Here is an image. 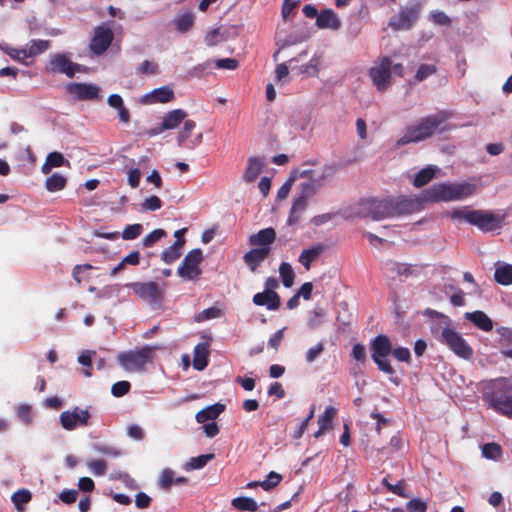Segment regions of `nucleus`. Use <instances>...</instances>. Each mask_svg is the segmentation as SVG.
<instances>
[{
  "label": "nucleus",
  "instance_id": "nucleus-32",
  "mask_svg": "<svg viewBox=\"0 0 512 512\" xmlns=\"http://www.w3.org/2000/svg\"><path fill=\"white\" fill-rule=\"evenodd\" d=\"M184 244L185 240H176L162 252L161 259L167 264L175 262L181 256Z\"/></svg>",
  "mask_w": 512,
  "mask_h": 512
},
{
  "label": "nucleus",
  "instance_id": "nucleus-40",
  "mask_svg": "<svg viewBox=\"0 0 512 512\" xmlns=\"http://www.w3.org/2000/svg\"><path fill=\"white\" fill-rule=\"evenodd\" d=\"M66 178L58 173L51 175L45 181V187L50 192H56L64 189Z\"/></svg>",
  "mask_w": 512,
  "mask_h": 512
},
{
  "label": "nucleus",
  "instance_id": "nucleus-7",
  "mask_svg": "<svg viewBox=\"0 0 512 512\" xmlns=\"http://www.w3.org/2000/svg\"><path fill=\"white\" fill-rule=\"evenodd\" d=\"M392 201L389 199H365L360 203L359 213L363 217L381 220L393 217Z\"/></svg>",
  "mask_w": 512,
  "mask_h": 512
},
{
  "label": "nucleus",
  "instance_id": "nucleus-59",
  "mask_svg": "<svg viewBox=\"0 0 512 512\" xmlns=\"http://www.w3.org/2000/svg\"><path fill=\"white\" fill-rule=\"evenodd\" d=\"M222 40L223 36L221 34L220 29H213L212 31L208 32L205 36V43L208 46H215Z\"/></svg>",
  "mask_w": 512,
  "mask_h": 512
},
{
  "label": "nucleus",
  "instance_id": "nucleus-53",
  "mask_svg": "<svg viewBox=\"0 0 512 512\" xmlns=\"http://www.w3.org/2000/svg\"><path fill=\"white\" fill-rule=\"evenodd\" d=\"M221 316V310L216 307H211L208 309L203 310L201 313H199L196 317V321H203L208 319H214L219 318Z\"/></svg>",
  "mask_w": 512,
  "mask_h": 512
},
{
  "label": "nucleus",
  "instance_id": "nucleus-43",
  "mask_svg": "<svg viewBox=\"0 0 512 512\" xmlns=\"http://www.w3.org/2000/svg\"><path fill=\"white\" fill-rule=\"evenodd\" d=\"M194 23V16L192 14H182L175 19L176 29L179 32H187Z\"/></svg>",
  "mask_w": 512,
  "mask_h": 512
},
{
  "label": "nucleus",
  "instance_id": "nucleus-31",
  "mask_svg": "<svg viewBox=\"0 0 512 512\" xmlns=\"http://www.w3.org/2000/svg\"><path fill=\"white\" fill-rule=\"evenodd\" d=\"M208 344L200 343L194 348L193 367L202 371L208 364Z\"/></svg>",
  "mask_w": 512,
  "mask_h": 512
},
{
  "label": "nucleus",
  "instance_id": "nucleus-18",
  "mask_svg": "<svg viewBox=\"0 0 512 512\" xmlns=\"http://www.w3.org/2000/svg\"><path fill=\"white\" fill-rule=\"evenodd\" d=\"M316 186L310 182H304L301 184V193L298 197L295 198L292 208L291 214L296 215L305 210L307 206L308 199L311 198L316 192Z\"/></svg>",
  "mask_w": 512,
  "mask_h": 512
},
{
  "label": "nucleus",
  "instance_id": "nucleus-15",
  "mask_svg": "<svg viewBox=\"0 0 512 512\" xmlns=\"http://www.w3.org/2000/svg\"><path fill=\"white\" fill-rule=\"evenodd\" d=\"M175 98L174 90L171 86L165 85L142 95L140 103L144 105L166 104Z\"/></svg>",
  "mask_w": 512,
  "mask_h": 512
},
{
  "label": "nucleus",
  "instance_id": "nucleus-45",
  "mask_svg": "<svg viewBox=\"0 0 512 512\" xmlns=\"http://www.w3.org/2000/svg\"><path fill=\"white\" fill-rule=\"evenodd\" d=\"M436 73V67L432 64H422L417 69L414 79L416 82H422Z\"/></svg>",
  "mask_w": 512,
  "mask_h": 512
},
{
  "label": "nucleus",
  "instance_id": "nucleus-1",
  "mask_svg": "<svg viewBox=\"0 0 512 512\" xmlns=\"http://www.w3.org/2000/svg\"><path fill=\"white\" fill-rule=\"evenodd\" d=\"M476 191L477 186L469 182H443L426 189L423 200L427 202L463 201L473 196Z\"/></svg>",
  "mask_w": 512,
  "mask_h": 512
},
{
  "label": "nucleus",
  "instance_id": "nucleus-26",
  "mask_svg": "<svg viewBox=\"0 0 512 512\" xmlns=\"http://www.w3.org/2000/svg\"><path fill=\"white\" fill-rule=\"evenodd\" d=\"M337 414L336 408L329 406L325 409L323 415L318 418L319 429L314 433L315 438H320L332 427V422Z\"/></svg>",
  "mask_w": 512,
  "mask_h": 512
},
{
  "label": "nucleus",
  "instance_id": "nucleus-33",
  "mask_svg": "<svg viewBox=\"0 0 512 512\" xmlns=\"http://www.w3.org/2000/svg\"><path fill=\"white\" fill-rule=\"evenodd\" d=\"M107 103L110 107L117 110L118 116L122 122L128 123L130 121L129 111L125 108L123 99L120 95L111 94L107 99Z\"/></svg>",
  "mask_w": 512,
  "mask_h": 512
},
{
  "label": "nucleus",
  "instance_id": "nucleus-62",
  "mask_svg": "<svg viewBox=\"0 0 512 512\" xmlns=\"http://www.w3.org/2000/svg\"><path fill=\"white\" fill-rule=\"evenodd\" d=\"M383 484L387 487L389 491L392 493L402 496V497H408V495L405 492V488L403 486L402 482H397L396 484L389 483L385 478L383 479Z\"/></svg>",
  "mask_w": 512,
  "mask_h": 512
},
{
  "label": "nucleus",
  "instance_id": "nucleus-23",
  "mask_svg": "<svg viewBox=\"0 0 512 512\" xmlns=\"http://www.w3.org/2000/svg\"><path fill=\"white\" fill-rule=\"evenodd\" d=\"M265 166L263 157L253 156L247 161V166L243 174V180L247 183L253 182L260 175Z\"/></svg>",
  "mask_w": 512,
  "mask_h": 512
},
{
  "label": "nucleus",
  "instance_id": "nucleus-37",
  "mask_svg": "<svg viewBox=\"0 0 512 512\" xmlns=\"http://www.w3.org/2000/svg\"><path fill=\"white\" fill-rule=\"evenodd\" d=\"M232 505L240 511L255 512L258 510L256 501L249 497H237L233 499Z\"/></svg>",
  "mask_w": 512,
  "mask_h": 512
},
{
  "label": "nucleus",
  "instance_id": "nucleus-8",
  "mask_svg": "<svg viewBox=\"0 0 512 512\" xmlns=\"http://www.w3.org/2000/svg\"><path fill=\"white\" fill-rule=\"evenodd\" d=\"M372 359L378 368L387 374H393L394 370L385 358L392 352V345L385 335H378L371 344Z\"/></svg>",
  "mask_w": 512,
  "mask_h": 512
},
{
  "label": "nucleus",
  "instance_id": "nucleus-10",
  "mask_svg": "<svg viewBox=\"0 0 512 512\" xmlns=\"http://www.w3.org/2000/svg\"><path fill=\"white\" fill-rule=\"evenodd\" d=\"M391 60L388 57L375 62L369 70L370 78L378 91H385L390 85Z\"/></svg>",
  "mask_w": 512,
  "mask_h": 512
},
{
  "label": "nucleus",
  "instance_id": "nucleus-63",
  "mask_svg": "<svg viewBox=\"0 0 512 512\" xmlns=\"http://www.w3.org/2000/svg\"><path fill=\"white\" fill-rule=\"evenodd\" d=\"M5 52L14 60L23 62L28 58L27 49L6 48Z\"/></svg>",
  "mask_w": 512,
  "mask_h": 512
},
{
  "label": "nucleus",
  "instance_id": "nucleus-11",
  "mask_svg": "<svg viewBox=\"0 0 512 512\" xmlns=\"http://www.w3.org/2000/svg\"><path fill=\"white\" fill-rule=\"evenodd\" d=\"M65 89L68 94L80 101L95 100L100 97V87L93 83H69Z\"/></svg>",
  "mask_w": 512,
  "mask_h": 512
},
{
  "label": "nucleus",
  "instance_id": "nucleus-61",
  "mask_svg": "<svg viewBox=\"0 0 512 512\" xmlns=\"http://www.w3.org/2000/svg\"><path fill=\"white\" fill-rule=\"evenodd\" d=\"M238 61L234 58L218 59L215 65L218 69L235 70L238 67Z\"/></svg>",
  "mask_w": 512,
  "mask_h": 512
},
{
  "label": "nucleus",
  "instance_id": "nucleus-16",
  "mask_svg": "<svg viewBox=\"0 0 512 512\" xmlns=\"http://www.w3.org/2000/svg\"><path fill=\"white\" fill-rule=\"evenodd\" d=\"M276 240V231L269 227L249 236V244L257 248H266L272 251V244Z\"/></svg>",
  "mask_w": 512,
  "mask_h": 512
},
{
  "label": "nucleus",
  "instance_id": "nucleus-41",
  "mask_svg": "<svg viewBox=\"0 0 512 512\" xmlns=\"http://www.w3.org/2000/svg\"><path fill=\"white\" fill-rule=\"evenodd\" d=\"M279 274L285 287L289 288L293 285L295 274L289 263L283 262L280 264Z\"/></svg>",
  "mask_w": 512,
  "mask_h": 512
},
{
  "label": "nucleus",
  "instance_id": "nucleus-46",
  "mask_svg": "<svg viewBox=\"0 0 512 512\" xmlns=\"http://www.w3.org/2000/svg\"><path fill=\"white\" fill-rule=\"evenodd\" d=\"M482 454L487 459L497 460L502 454V449L499 444L488 443L482 447Z\"/></svg>",
  "mask_w": 512,
  "mask_h": 512
},
{
  "label": "nucleus",
  "instance_id": "nucleus-50",
  "mask_svg": "<svg viewBox=\"0 0 512 512\" xmlns=\"http://www.w3.org/2000/svg\"><path fill=\"white\" fill-rule=\"evenodd\" d=\"M324 351V344L322 342L316 343L314 346L310 347L306 352V361L307 363L314 362Z\"/></svg>",
  "mask_w": 512,
  "mask_h": 512
},
{
  "label": "nucleus",
  "instance_id": "nucleus-35",
  "mask_svg": "<svg viewBox=\"0 0 512 512\" xmlns=\"http://www.w3.org/2000/svg\"><path fill=\"white\" fill-rule=\"evenodd\" d=\"M437 170H438L437 167L428 166V167L422 169L421 171H419L414 178V181H413L414 186L420 188V187L426 185L428 182H430L434 178Z\"/></svg>",
  "mask_w": 512,
  "mask_h": 512
},
{
  "label": "nucleus",
  "instance_id": "nucleus-39",
  "mask_svg": "<svg viewBox=\"0 0 512 512\" xmlns=\"http://www.w3.org/2000/svg\"><path fill=\"white\" fill-rule=\"evenodd\" d=\"M213 458L214 454H205L193 457L184 465V469L186 471L201 469L208 463V461L212 460Z\"/></svg>",
  "mask_w": 512,
  "mask_h": 512
},
{
  "label": "nucleus",
  "instance_id": "nucleus-54",
  "mask_svg": "<svg viewBox=\"0 0 512 512\" xmlns=\"http://www.w3.org/2000/svg\"><path fill=\"white\" fill-rule=\"evenodd\" d=\"M127 178L128 183L131 186V188L135 189L139 186L140 178H141V172L136 167H130L127 169Z\"/></svg>",
  "mask_w": 512,
  "mask_h": 512
},
{
  "label": "nucleus",
  "instance_id": "nucleus-47",
  "mask_svg": "<svg viewBox=\"0 0 512 512\" xmlns=\"http://www.w3.org/2000/svg\"><path fill=\"white\" fill-rule=\"evenodd\" d=\"M166 232L163 229H155L143 238V245L145 247H152L156 242L166 237Z\"/></svg>",
  "mask_w": 512,
  "mask_h": 512
},
{
  "label": "nucleus",
  "instance_id": "nucleus-52",
  "mask_svg": "<svg viewBox=\"0 0 512 512\" xmlns=\"http://www.w3.org/2000/svg\"><path fill=\"white\" fill-rule=\"evenodd\" d=\"M143 211H156L161 208V200L157 196L146 198L141 204Z\"/></svg>",
  "mask_w": 512,
  "mask_h": 512
},
{
  "label": "nucleus",
  "instance_id": "nucleus-19",
  "mask_svg": "<svg viewBox=\"0 0 512 512\" xmlns=\"http://www.w3.org/2000/svg\"><path fill=\"white\" fill-rule=\"evenodd\" d=\"M328 171V168L322 170L297 169L292 172L290 178L293 179L294 182L299 178H309L308 182L315 185L317 189L328 176Z\"/></svg>",
  "mask_w": 512,
  "mask_h": 512
},
{
  "label": "nucleus",
  "instance_id": "nucleus-58",
  "mask_svg": "<svg viewBox=\"0 0 512 512\" xmlns=\"http://www.w3.org/2000/svg\"><path fill=\"white\" fill-rule=\"evenodd\" d=\"M138 72L141 74L154 75L158 73V65L155 62L144 60L138 67Z\"/></svg>",
  "mask_w": 512,
  "mask_h": 512
},
{
  "label": "nucleus",
  "instance_id": "nucleus-6",
  "mask_svg": "<svg viewBox=\"0 0 512 512\" xmlns=\"http://www.w3.org/2000/svg\"><path fill=\"white\" fill-rule=\"evenodd\" d=\"M505 219L506 213L502 210H475L472 225L482 232H493L504 226Z\"/></svg>",
  "mask_w": 512,
  "mask_h": 512
},
{
  "label": "nucleus",
  "instance_id": "nucleus-28",
  "mask_svg": "<svg viewBox=\"0 0 512 512\" xmlns=\"http://www.w3.org/2000/svg\"><path fill=\"white\" fill-rule=\"evenodd\" d=\"M324 251V246L317 244L308 249H304L299 255L298 261L309 270L311 263L315 261Z\"/></svg>",
  "mask_w": 512,
  "mask_h": 512
},
{
  "label": "nucleus",
  "instance_id": "nucleus-44",
  "mask_svg": "<svg viewBox=\"0 0 512 512\" xmlns=\"http://www.w3.org/2000/svg\"><path fill=\"white\" fill-rule=\"evenodd\" d=\"M474 213H475V210H470L467 208L455 209L449 213V217L452 220H460V219L465 220L466 222H468L469 224L472 225Z\"/></svg>",
  "mask_w": 512,
  "mask_h": 512
},
{
  "label": "nucleus",
  "instance_id": "nucleus-57",
  "mask_svg": "<svg viewBox=\"0 0 512 512\" xmlns=\"http://www.w3.org/2000/svg\"><path fill=\"white\" fill-rule=\"evenodd\" d=\"M406 508H407L408 512H426L427 504L425 501H423L419 498H415V499L410 500L406 504Z\"/></svg>",
  "mask_w": 512,
  "mask_h": 512
},
{
  "label": "nucleus",
  "instance_id": "nucleus-22",
  "mask_svg": "<svg viewBox=\"0 0 512 512\" xmlns=\"http://www.w3.org/2000/svg\"><path fill=\"white\" fill-rule=\"evenodd\" d=\"M316 24L321 29L339 30L342 21L339 16L331 9L322 11L316 19Z\"/></svg>",
  "mask_w": 512,
  "mask_h": 512
},
{
  "label": "nucleus",
  "instance_id": "nucleus-25",
  "mask_svg": "<svg viewBox=\"0 0 512 512\" xmlns=\"http://www.w3.org/2000/svg\"><path fill=\"white\" fill-rule=\"evenodd\" d=\"M187 117L186 111L183 109H174L163 116L162 129H176Z\"/></svg>",
  "mask_w": 512,
  "mask_h": 512
},
{
  "label": "nucleus",
  "instance_id": "nucleus-14",
  "mask_svg": "<svg viewBox=\"0 0 512 512\" xmlns=\"http://www.w3.org/2000/svg\"><path fill=\"white\" fill-rule=\"evenodd\" d=\"M90 415L87 410L79 409L67 410L61 413L60 422L65 430H74L79 426H86Z\"/></svg>",
  "mask_w": 512,
  "mask_h": 512
},
{
  "label": "nucleus",
  "instance_id": "nucleus-49",
  "mask_svg": "<svg viewBox=\"0 0 512 512\" xmlns=\"http://www.w3.org/2000/svg\"><path fill=\"white\" fill-rule=\"evenodd\" d=\"M195 127L196 123L193 120H185L182 131L178 134L177 137L179 145H182L187 140Z\"/></svg>",
  "mask_w": 512,
  "mask_h": 512
},
{
  "label": "nucleus",
  "instance_id": "nucleus-9",
  "mask_svg": "<svg viewBox=\"0 0 512 512\" xmlns=\"http://www.w3.org/2000/svg\"><path fill=\"white\" fill-rule=\"evenodd\" d=\"M203 260L202 250L197 248L191 250L179 266L178 275L185 280L197 279L201 274L200 263Z\"/></svg>",
  "mask_w": 512,
  "mask_h": 512
},
{
  "label": "nucleus",
  "instance_id": "nucleus-20",
  "mask_svg": "<svg viewBox=\"0 0 512 512\" xmlns=\"http://www.w3.org/2000/svg\"><path fill=\"white\" fill-rule=\"evenodd\" d=\"M133 292L145 300H156L159 296V289L154 282H136L128 285Z\"/></svg>",
  "mask_w": 512,
  "mask_h": 512
},
{
  "label": "nucleus",
  "instance_id": "nucleus-48",
  "mask_svg": "<svg viewBox=\"0 0 512 512\" xmlns=\"http://www.w3.org/2000/svg\"><path fill=\"white\" fill-rule=\"evenodd\" d=\"M172 484H174V472L168 468L164 469L159 478V486L168 491Z\"/></svg>",
  "mask_w": 512,
  "mask_h": 512
},
{
  "label": "nucleus",
  "instance_id": "nucleus-5",
  "mask_svg": "<svg viewBox=\"0 0 512 512\" xmlns=\"http://www.w3.org/2000/svg\"><path fill=\"white\" fill-rule=\"evenodd\" d=\"M121 367L127 372H141L153 359V349L149 346L138 350L122 352L117 357Z\"/></svg>",
  "mask_w": 512,
  "mask_h": 512
},
{
  "label": "nucleus",
  "instance_id": "nucleus-27",
  "mask_svg": "<svg viewBox=\"0 0 512 512\" xmlns=\"http://www.w3.org/2000/svg\"><path fill=\"white\" fill-rule=\"evenodd\" d=\"M465 318L483 331H491L493 322L483 311L466 312Z\"/></svg>",
  "mask_w": 512,
  "mask_h": 512
},
{
  "label": "nucleus",
  "instance_id": "nucleus-42",
  "mask_svg": "<svg viewBox=\"0 0 512 512\" xmlns=\"http://www.w3.org/2000/svg\"><path fill=\"white\" fill-rule=\"evenodd\" d=\"M49 48V41L47 40H32L28 45L27 53L29 57L36 56L43 53Z\"/></svg>",
  "mask_w": 512,
  "mask_h": 512
},
{
  "label": "nucleus",
  "instance_id": "nucleus-3",
  "mask_svg": "<svg viewBox=\"0 0 512 512\" xmlns=\"http://www.w3.org/2000/svg\"><path fill=\"white\" fill-rule=\"evenodd\" d=\"M484 400L496 412L512 418V382L498 379L484 393Z\"/></svg>",
  "mask_w": 512,
  "mask_h": 512
},
{
  "label": "nucleus",
  "instance_id": "nucleus-36",
  "mask_svg": "<svg viewBox=\"0 0 512 512\" xmlns=\"http://www.w3.org/2000/svg\"><path fill=\"white\" fill-rule=\"evenodd\" d=\"M499 335V347L500 353L504 356L505 349L512 348V329L507 327H501L497 329Z\"/></svg>",
  "mask_w": 512,
  "mask_h": 512
},
{
  "label": "nucleus",
  "instance_id": "nucleus-30",
  "mask_svg": "<svg viewBox=\"0 0 512 512\" xmlns=\"http://www.w3.org/2000/svg\"><path fill=\"white\" fill-rule=\"evenodd\" d=\"M224 409L225 406L220 403L207 406L196 414V420L198 423H205L208 420H214L224 411Z\"/></svg>",
  "mask_w": 512,
  "mask_h": 512
},
{
  "label": "nucleus",
  "instance_id": "nucleus-56",
  "mask_svg": "<svg viewBox=\"0 0 512 512\" xmlns=\"http://www.w3.org/2000/svg\"><path fill=\"white\" fill-rule=\"evenodd\" d=\"M88 467L92 473L97 476L104 475L107 469L106 462L101 459L88 462Z\"/></svg>",
  "mask_w": 512,
  "mask_h": 512
},
{
  "label": "nucleus",
  "instance_id": "nucleus-12",
  "mask_svg": "<svg viewBox=\"0 0 512 512\" xmlns=\"http://www.w3.org/2000/svg\"><path fill=\"white\" fill-rule=\"evenodd\" d=\"M111 28L102 24L94 29V35L90 41V49L97 55L104 53L113 40Z\"/></svg>",
  "mask_w": 512,
  "mask_h": 512
},
{
  "label": "nucleus",
  "instance_id": "nucleus-64",
  "mask_svg": "<svg viewBox=\"0 0 512 512\" xmlns=\"http://www.w3.org/2000/svg\"><path fill=\"white\" fill-rule=\"evenodd\" d=\"M93 267L90 264H83V265H77L75 266L73 270V277L78 282L81 283L82 280H84L83 275L91 270Z\"/></svg>",
  "mask_w": 512,
  "mask_h": 512
},
{
  "label": "nucleus",
  "instance_id": "nucleus-13",
  "mask_svg": "<svg viewBox=\"0 0 512 512\" xmlns=\"http://www.w3.org/2000/svg\"><path fill=\"white\" fill-rule=\"evenodd\" d=\"M47 70L51 73H63L73 77L76 72L81 71V66L73 63L65 54H56L51 57Z\"/></svg>",
  "mask_w": 512,
  "mask_h": 512
},
{
  "label": "nucleus",
  "instance_id": "nucleus-55",
  "mask_svg": "<svg viewBox=\"0 0 512 512\" xmlns=\"http://www.w3.org/2000/svg\"><path fill=\"white\" fill-rule=\"evenodd\" d=\"M411 19L409 18L408 12H401L397 21H391L390 25L396 27L397 29H408L411 26Z\"/></svg>",
  "mask_w": 512,
  "mask_h": 512
},
{
  "label": "nucleus",
  "instance_id": "nucleus-34",
  "mask_svg": "<svg viewBox=\"0 0 512 512\" xmlns=\"http://www.w3.org/2000/svg\"><path fill=\"white\" fill-rule=\"evenodd\" d=\"M68 162L65 160L63 155L59 152H51L47 155L45 163L41 167L43 174H48L54 167H61Z\"/></svg>",
  "mask_w": 512,
  "mask_h": 512
},
{
  "label": "nucleus",
  "instance_id": "nucleus-24",
  "mask_svg": "<svg viewBox=\"0 0 512 512\" xmlns=\"http://www.w3.org/2000/svg\"><path fill=\"white\" fill-rule=\"evenodd\" d=\"M253 303L258 306H266L269 310H276L280 306V299L276 292L263 291L253 296Z\"/></svg>",
  "mask_w": 512,
  "mask_h": 512
},
{
  "label": "nucleus",
  "instance_id": "nucleus-38",
  "mask_svg": "<svg viewBox=\"0 0 512 512\" xmlns=\"http://www.w3.org/2000/svg\"><path fill=\"white\" fill-rule=\"evenodd\" d=\"M31 492L27 489H21L16 491L12 497L11 500L13 504L15 505L16 509L19 512L24 511V505L27 504L31 500Z\"/></svg>",
  "mask_w": 512,
  "mask_h": 512
},
{
  "label": "nucleus",
  "instance_id": "nucleus-2",
  "mask_svg": "<svg viewBox=\"0 0 512 512\" xmlns=\"http://www.w3.org/2000/svg\"><path fill=\"white\" fill-rule=\"evenodd\" d=\"M433 334L458 357L470 359L473 356V349L463 336L450 325L447 317H443L438 327L433 328Z\"/></svg>",
  "mask_w": 512,
  "mask_h": 512
},
{
  "label": "nucleus",
  "instance_id": "nucleus-60",
  "mask_svg": "<svg viewBox=\"0 0 512 512\" xmlns=\"http://www.w3.org/2000/svg\"><path fill=\"white\" fill-rule=\"evenodd\" d=\"M129 389L130 383L128 381H119L112 386L111 392L114 396L121 397L128 393Z\"/></svg>",
  "mask_w": 512,
  "mask_h": 512
},
{
  "label": "nucleus",
  "instance_id": "nucleus-21",
  "mask_svg": "<svg viewBox=\"0 0 512 512\" xmlns=\"http://www.w3.org/2000/svg\"><path fill=\"white\" fill-rule=\"evenodd\" d=\"M271 252L266 248L253 247L245 253L243 259L246 265L252 272H255L257 268L269 257Z\"/></svg>",
  "mask_w": 512,
  "mask_h": 512
},
{
  "label": "nucleus",
  "instance_id": "nucleus-17",
  "mask_svg": "<svg viewBox=\"0 0 512 512\" xmlns=\"http://www.w3.org/2000/svg\"><path fill=\"white\" fill-rule=\"evenodd\" d=\"M392 201L393 217L403 214H411L418 211L421 201L418 198L398 197Z\"/></svg>",
  "mask_w": 512,
  "mask_h": 512
},
{
  "label": "nucleus",
  "instance_id": "nucleus-51",
  "mask_svg": "<svg viewBox=\"0 0 512 512\" xmlns=\"http://www.w3.org/2000/svg\"><path fill=\"white\" fill-rule=\"evenodd\" d=\"M142 232L141 224H133L127 226L122 232V238L124 240H133L137 238Z\"/></svg>",
  "mask_w": 512,
  "mask_h": 512
},
{
  "label": "nucleus",
  "instance_id": "nucleus-4",
  "mask_svg": "<svg viewBox=\"0 0 512 512\" xmlns=\"http://www.w3.org/2000/svg\"><path fill=\"white\" fill-rule=\"evenodd\" d=\"M441 120L436 116L423 118L418 124L407 129L405 134L397 140V146L417 143L430 137L440 125Z\"/></svg>",
  "mask_w": 512,
  "mask_h": 512
},
{
  "label": "nucleus",
  "instance_id": "nucleus-29",
  "mask_svg": "<svg viewBox=\"0 0 512 512\" xmlns=\"http://www.w3.org/2000/svg\"><path fill=\"white\" fill-rule=\"evenodd\" d=\"M494 278L501 285L507 286L512 284V265L497 262L495 264Z\"/></svg>",
  "mask_w": 512,
  "mask_h": 512
}]
</instances>
